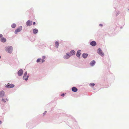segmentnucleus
Returning <instances> with one entry per match:
<instances>
[{"label": "nucleus", "instance_id": "1", "mask_svg": "<svg viewBox=\"0 0 129 129\" xmlns=\"http://www.w3.org/2000/svg\"><path fill=\"white\" fill-rule=\"evenodd\" d=\"M5 50L8 53H11L12 52L13 48L12 46H7L5 47Z\"/></svg>", "mask_w": 129, "mask_h": 129}, {"label": "nucleus", "instance_id": "2", "mask_svg": "<svg viewBox=\"0 0 129 129\" xmlns=\"http://www.w3.org/2000/svg\"><path fill=\"white\" fill-rule=\"evenodd\" d=\"M22 26H20L17 29H16L15 31V34H17L18 32H20L22 30Z\"/></svg>", "mask_w": 129, "mask_h": 129}, {"label": "nucleus", "instance_id": "3", "mask_svg": "<svg viewBox=\"0 0 129 129\" xmlns=\"http://www.w3.org/2000/svg\"><path fill=\"white\" fill-rule=\"evenodd\" d=\"M14 84H10V83H8V84L6 85V87L8 88H11L14 87Z\"/></svg>", "mask_w": 129, "mask_h": 129}, {"label": "nucleus", "instance_id": "4", "mask_svg": "<svg viewBox=\"0 0 129 129\" xmlns=\"http://www.w3.org/2000/svg\"><path fill=\"white\" fill-rule=\"evenodd\" d=\"M98 52L100 55L101 56H103L104 55V53L102 51L100 48H99L98 50Z\"/></svg>", "mask_w": 129, "mask_h": 129}, {"label": "nucleus", "instance_id": "5", "mask_svg": "<svg viewBox=\"0 0 129 129\" xmlns=\"http://www.w3.org/2000/svg\"><path fill=\"white\" fill-rule=\"evenodd\" d=\"M27 73L26 72L24 75V76L23 77V79L24 80H25L26 81H27V78H26L27 77Z\"/></svg>", "mask_w": 129, "mask_h": 129}, {"label": "nucleus", "instance_id": "6", "mask_svg": "<svg viewBox=\"0 0 129 129\" xmlns=\"http://www.w3.org/2000/svg\"><path fill=\"white\" fill-rule=\"evenodd\" d=\"M23 72L22 69L20 70L18 72V75L19 76H21L23 73Z\"/></svg>", "mask_w": 129, "mask_h": 129}, {"label": "nucleus", "instance_id": "7", "mask_svg": "<svg viewBox=\"0 0 129 129\" xmlns=\"http://www.w3.org/2000/svg\"><path fill=\"white\" fill-rule=\"evenodd\" d=\"M32 22L30 21V20H28L26 22V24L27 26H30L32 25Z\"/></svg>", "mask_w": 129, "mask_h": 129}, {"label": "nucleus", "instance_id": "8", "mask_svg": "<svg viewBox=\"0 0 129 129\" xmlns=\"http://www.w3.org/2000/svg\"><path fill=\"white\" fill-rule=\"evenodd\" d=\"M75 52L74 50H72L70 52V56H71L73 55H75Z\"/></svg>", "mask_w": 129, "mask_h": 129}, {"label": "nucleus", "instance_id": "9", "mask_svg": "<svg viewBox=\"0 0 129 129\" xmlns=\"http://www.w3.org/2000/svg\"><path fill=\"white\" fill-rule=\"evenodd\" d=\"M80 52V50H78L77 52L76 55L78 57H80L81 54V53Z\"/></svg>", "mask_w": 129, "mask_h": 129}, {"label": "nucleus", "instance_id": "10", "mask_svg": "<svg viewBox=\"0 0 129 129\" xmlns=\"http://www.w3.org/2000/svg\"><path fill=\"white\" fill-rule=\"evenodd\" d=\"M45 60L44 59H42L41 58L38 59L37 60V62H39L41 61L42 63H43L44 62Z\"/></svg>", "mask_w": 129, "mask_h": 129}, {"label": "nucleus", "instance_id": "11", "mask_svg": "<svg viewBox=\"0 0 129 129\" xmlns=\"http://www.w3.org/2000/svg\"><path fill=\"white\" fill-rule=\"evenodd\" d=\"M5 92L4 91H0V97H2L4 96Z\"/></svg>", "mask_w": 129, "mask_h": 129}, {"label": "nucleus", "instance_id": "12", "mask_svg": "<svg viewBox=\"0 0 129 129\" xmlns=\"http://www.w3.org/2000/svg\"><path fill=\"white\" fill-rule=\"evenodd\" d=\"M72 90L74 92H76L77 91V89L75 87H73L72 89Z\"/></svg>", "mask_w": 129, "mask_h": 129}, {"label": "nucleus", "instance_id": "13", "mask_svg": "<svg viewBox=\"0 0 129 129\" xmlns=\"http://www.w3.org/2000/svg\"><path fill=\"white\" fill-rule=\"evenodd\" d=\"M90 44L92 46H94L96 45V43L95 41H93L90 43Z\"/></svg>", "mask_w": 129, "mask_h": 129}, {"label": "nucleus", "instance_id": "14", "mask_svg": "<svg viewBox=\"0 0 129 129\" xmlns=\"http://www.w3.org/2000/svg\"><path fill=\"white\" fill-rule=\"evenodd\" d=\"M1 41L2 42H5L6 41V39L4 38H2L1 39Z\"/></svg>", "mask_w": 129, "mask_h": 129}, {"label": "nucleus", "instance_id": "15", "mask_svg": "<svg viewBox=\"0 0 129 129\" xmlns=\"http://www.w3.org/2000/svg\"><path fill=\"white\" fill-rule=\"evenodd\" d=\"M70 56L69 54L67 53V55H65L64 56V58L66 59H67L69 58L70 57Z\"/></svg>", "mask_w": 129, "mask_h": 129}, {"label": "nucleus", "instance_id": "16", "mask_svg": "<svg viewBox=\"0 0 129 129\" xmlns=\"http://www.w3.org/2000/svg\"><path fill=\"white\" fill-rule=\"evenodd\" d=\"M95 62V61L93 60L90 63V65L91 66H93Z\"/></svg>", "mask_w": 129, "mask_h": 129}, {"label": "nucleus", "instance_id": "17", "mask_svg": "<svg viewBox=\"0 0 129 129\" xmlns=\"http://www.w3.org/2000/svg\"><path fill=\"white\" fill-rule=\"evenodd\" d=\"M88 54L86 53H84L82 54V56L84 58H86L88 56Z\"/></svg>", "mask_w": 129, "mask_h": 129}, {"label": "nucleus", "instance_id": "18", "mask_svg": "<svg viewBox=\"0 0 129 129\" xmlns=\"http://www.w3.org/2000/svg\"><path fill=\"white\" fill-rule=\"evenodd\" d=\"M38 30L36 28L34 29L33 30V33L34 34H36L38 33Z\"/></svg>", "mask_w": 129, "mask_h": 129}, {"label": "nucleus", "instance_id": "19", "mask_svg": "<svg viewBox=\"0 0 129 129\" xmlns=\"http://www.w3.org/2000/svg\"><path fill=\"white\" fill-rule=\"evenodd\" d=\"M2 102H4V103L6 102L7 101H8V100L7 99H2Z\"/></svg>", "mask_w": 129, "mask_h": 129}, {"label": "nucleus", "instance_id": "20", "mask_svg": "<svg viewBox=\"0 0 129 129\" xmlns=\"http://www.w3.org/2000/svg\"><path fill=\"white\" fill-rule=\"evenodd\" d=\"M55 44L56 47V48H58L59 46L58 42L57 41L56 42H55Z\"/></svg>", "mask_w": 129, "mask_h": 129}, {"label": "nucleus", "instance_id": "21", "mask_svg": "<svg viewBox=\"0 0 129 129\" xmlns=\"http://www.w3.org/2000/svg\"><path fill=\"white\" fill-rule=\"evenodd\" d=\"M11 27L13 28H15L16 27V24H13L11 25Z\"/></svg>", "mask_w": 129, "mask_h": 129}, {"label": "nucleus", "instance_id": "22", "mask_svg": "<svg viewBox=\"0 0 129 129\" xmlns=\"http://www.w3.org/2000/svg\"><path fill=\"white\" fill-rule=\"evenodd\" d=\"M94 85L95 84L94 83H91L89 85L90 86H94Z\"/></svg>", "mask_w": 129, "mask_h": 129}, {"label": "nucleus", "instance_id": "23", "mask_svg": "<svg viewBox=\"0 0 129 129\" xmlns=\"http://www.w3.org/2000/svg\"><path fill=\"white\" fill-rule=\"evenodd\" d=\"M45 58V56H43L42 57L43 59L44 60V59Z\"/></svg>", "mask_w": 129, "mask_h": 129}, {"label": "nucleus", "instance_id": "24", "mask_svg": "<svg viewBox=\"0 0 129 129\" xmlns=\"http://www.w3.org/2000/svg\"><path fill=\"white\" fill-rule=\"evenodd\" d=\"M61 95L62 96H64V93H62L61 94Z\"/></svg>", "mask_w": 129, "mask_h": 129}, {"label": "nucleus", "instance_id": "25", "mask_svg": "<svg viewBox=\"0 0 129 129\" xmlns=\"http://www.w3.org/2000/svg\"><path fill=\"white\" fill-rule=\"evenodd\" d=\"M3 37V35L2 34H0V38Z\"/></svg>", "mask_w": 129, "mask_h": 129}, {"label": "nucleus", "instance_id": "26", "mask_svg": "<svg viewBox=\"0 0 129 129\" xmlns=\"http://www.w3.org/2000/svg\"><path fill=\"white\" fill-rule=\"evenodd\" d=\"M99 25L101 27L102 26H103V25L102 24H99Z\"/></svg>", "mask_w": 129, "mask_h": 129}, {"label": "nucleus", "instance_id": "27", "mask_svg": "<svg viewBox=\"0 0 129 129\" xmlns=\"http://www.w3.org/2000/svg\"><path fill=\"white\" fill-rule=\"evenodd\" d=\"M35 23H35V22H33V25H35Z\"/></svg>", "mask_w": 129, "mask_h": 129}, {"label": "nucleus", "instance_id": "28", "mask_svg": "<svg viewBox=\"0 0 129 129\" xmlns=\"http://www.w3.org/2000/svg\"><path fill=\"white\" fill-rule=\"evenodd\" d=\"M29 75H28L27 76V77L26 78H28L29 77Z\"/></svg>", "mask_w": 129, "mask_h": 129}, {"label": "nucleus", "instance_id": "29", "mask_svg": "<svg viewBox=\"0 0 129 129\" xmlns=\"http://www.w3.org/2000/svg\"><path fill=\"white\" fill-rule=\"evenodd\" d=\"M2 123V121H1L0 120V124H1Z\"/></svg>", "mask_w": 129, "mask_h": 129}, {"label": "nucleus", "instance_id": "30", "mask_svg": "<svg viewBox=\"0 0 129 129\" xmlns=\"http://www.w3.org/2000/svg\"><path fill=\"white\" fill-rule=\"evenodd\" d=\"M1 58V56H0V58Z\"/></svg>", "mask_w": 129, "mask_h": 129}, {"label": "nucleus", "instance_id": "31", "mask_svg": "<svg viewBox=\"0 0 129 129\" xmlns=\"http://www.w3.org/2000/svg\"><path fill=\"white\" fill-rule=\"evenodd\" d=\"M128 11H129V9H128Z\"/></svg>", "mask_w": 129, "mask_h": 129}]
</instances>
